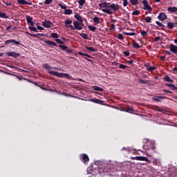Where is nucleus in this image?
<instances>
[{
	"label": "nucleus",
	"mask_w": 177,
	"mask_h": 177,
	"mask_svg": "<svg viewBox=\"0 0 177 177\" xmlns=\"http://www.w3.org/2000/svg\"><path fill=\"white\" fill-rule=\"evenodd\" d=\"M52 21H44L42 22L43 27L46 28H50L52 27Z\"/></svg>",
	"instance_id": "11"
},
{
	"label": "nucleus",
	"mask_w": 177,
	"mask_h": 177,
	"mask_svg": "<svg viewBox=\"0 0 177 177\" xmlns=\"http://www.w3.org/2000/svg\"><path fill=\"white\" fill-rule=\"evenodd\" d=\"M110 30H115V25L112 24L111 28H110Z\"/></svg>",
	"instance_id": "57"
},
{
	"label": "nucleus",
	"mask_w": 177,
	"mask_h": 177,
	"mask_svg": "<svg viewBox=\"0 0 177 177\" xmlns=\"http://www.w3.org/2000/svg\"><path fill=\"white\" fill-rule=\"evenodd\" d=\"M133 16H139L140 15V11L136 10L132 12Z\"/></svg>",
	"instance_id": "34"
},
{
	"label": "nucleus",
	"mask_w": 177,
	"mask_h": 177,
	"mask_svg": "<svg viewBox=\"0 0 177 177\" xmlns=\"http://www.w3.org/2000/svg\"><path fill=\"white\" fill-rule=\"evenodd\" d=\"M174 27H177V22L169 21L167 23V28H169V30H172V28H174Z\"/></svg>",
	"instance_id": "13"
},
{
	"label": "nucleus",
	"mask_w": 177,
	"mask_h": 177,
	"mask_svg": "<svg viewBox=\"0 0 177 177\" xmlns=\"http://www.w3.org/2000/svg\"><path fill=\"white\" fill-rule=\"evenodd\" d=\"M141 35H142V37H147V32H146V30H142L141 32Z\"/></svg>",
	"instance_id": "51"
},
{
	"label": "nucleus",
	"mask_w": 177,
	"mask_h": 177,
	"mask_svg": "<svg viewBox=\"0 0 177 177\" xmlns=\"http://www.w3.org/2000/svg\"><path fill=\"white\" fill-rule=\"evenodd\" d=\"M29 30H30V31H34L35 32H37V28H35L34 26H29Z\"/></svg>",
	"instance_id": "37"
},
{
	"label": "nucleus",
	"mask_w": 177,
	"mask_h": 177,
	"mask_svg": "<svg viewBox=\"0 0 177 177\" xmlns=\"http://www.w3.org/2000/svg\"><path fill=\"white\" fill-rule=\"evenodd\" d=\"M78 3L80 5L79 8L82 9V6H84V5H85V0H79Z\"/></svg>",
	"instance_id": "23"
},
{
	"label": "nucleus",
	"mask_w": 177,
	"mask_h": 177,
	"mask_svg": "<svg viewBox=\"0 0 177 177\" xmlns=\"http://www.w3.org/2000/svg\"><path fill=\"white\" fill-rule=\"evenodd\" d=\"M134 160H137L138 161H147V162H149V158L145 156H136Z\"/></svg>",
	"instance_id": "14"
},
{
	"label": "nucleus",
	"mask_w": 177,
	"mask_h": 177,
	"mask_svg": "<svg viewBox=\"0 0 177 177\" xmlns=\"http://www.w3.org/2000/svg\"><path fill=\"white\" fill-rule=\"evenodd\" d=\"M55 42H57V44H59V45L64 44V42L62 41L60 39H55Z\"/></svg>",
	"instance_id": "46"
},
{
	"label": "nucleus",
	"mask_w": 177,
	"mask_h": 177,
	"mask_svg": "<svg viewBox=\"0 0 177 177\" xmlns=\"http://www.w3.org/2000/svg\"><path fill=\"white\" fill-rule=\"evenodd\" d=\"M9 44H14V45H20V42L15 39H8L5 41V45H9Z\"/></svg>",
	"instance_id": "12"
},
{
	"label": "nucleus",
	"mask_w": 177,
	"mask_h": 177,
	"mask_svg": "<svg viewBox=\"0 0 177 177\" xmlns=\"http://www.w3.org/2000/svg\"><path fill=\"white\" fill-rule=\"evenodd\" d=\"M0 17H1L2 19H9V17L8 15H6V14H5L1 11H0Z\"/></svg>",
	"instance_id": "30"
},
{
	"label": "nucleus",
	"mask_w": 177,
	"mask_h": 177,
	"mask_svg": "<svg viewBox=\"0 0 177 177\" xmlns=\"http://www.w3.org/2000/svg\"><path fill=\"white\" fill-rule=\"evenodd\" d=\"M123 1V6H128V0H122Z\"/></svg>",
	"instance_id": "53"
},
{
	"label": "nucleus",
	"mask_w": 177,
	"mask_h": 177,
	"mask_svg": "<svg viewBox=\"0 0 177 177\" xmlns=\"http://www.w3.org/2000/svg\"><path fill=\"white\" fill-rule=\"evenodd\" d=\"M158 19L162 21L167 19V15H165L164 12H160L158 16Z\"/></svg>",
	"instance_id": "16"
},
{
	"label": "nucleus",
	"mask_w": 177,
	"mask_h": 177,
	"mask_svg": "<svg viewBox=\"0 0 177 177\" xmlns=\"http://www.w3.org/2000/svg\"><path fill=\"white\" fill-rule=\"evenodd\" d=\"M89 102H92L93 103H95L96 104H104V101L96 98L91 99Z\"/></svg>",
	"instance_id": "9"
},
{
	"label": "nucleus",
	"mask_w": 177,
	"mask_h": 177,
	"mask_svg": "<svg viewBox=\"0 0 177 177\" xmlns=\"http://www.w3.org/2000/svg\"><path fill=\"white\" fill-rule=\"evenodd\" d=\"M163 92H165V93H172V92L171 91H168V90H166V89H164L162 90Z\"/></svg>",
	"instance_id": "56"
},
{
	"label": "nucleus",
	"mask_w": 177,
	"mask_h": 177,
	"mask_svg": "<svg viewBox=\"0 0 177 177\" xmlns=\"http://www.w3.org/2000/svg\"><path fill=\"white\" fill-rule=\"evenodd\" d=\"M64 23L66 26H68V24H71V23H73V20H71V19H68L65 20Z\"/></svg>",
	"instance_id": "36"
},
{
	"label": "nucleus",
	"mask_w": 177,
	"mask_h": 177,
	"mask_svg": "<svg viewBox=\"0 0 177 177\" xmlns=\"http://www.w3.org/2000/svg\"><path fill=\"white\" fill-rule=\"evenodd\" d=\"M75 19H77V20H78L79 22H80V21H83V20H82V17H81L79 14H76V15H75Z\"/></svg>",
	"instance_id": "31"
},
{
	"label": "nucleus",
	"mask_w": 177,
	"mask_h": 177,
	"mask_svg": "<svg viewBox=\"0 0 177 177\" xmlns=\"http://www.w3.org/2000/svg\"><path fill=\"white\" fill-rule=\"evenodd\" d=\"M45 44H47V45H50L51 48H53V46H56L57 44L52 41L46 40L44 41Z\"/></svg>",
	"instance_id": "18"
},
{
	"label": "nucleus",
	"mask_w": 177,
	"mask_h": 177,
	"mask_svg": "<svg viewBox=\"0 0 177 177\" xmlns=\"http://www.w3.org/2000/svg\"><path fill=\"white\" fill-rule=\"evenodd\" d=\"M3 3H5L7 6H12V2L9 1H3Z\"/></svg>",
	"instance_id": "44"
},
{
	"label": "nucleus",
	"mask_w": 177,
	"mask_h": 177,
	"mask_svg": "<svg viewBox=\"0 0 177 177\" xmlns=\"http://www.w3.org/2000/svg\"><path fill=\"white\" fill-rule=\"evenodd\" d=\"M58 6H59V8H61V9H64V10H67V6L66 5L63 6V4L59 3Z\"/></svg>",
	"instance_id": "42"
},
{
	"label": "nucleus",
	"mask_w": 177,
	"mask_h": 177,
	"mask_svg": "<svg viewBox=\"0 0 177 177\" xmlns=\"http://www.w3.org/2000/svg\"><path fill=\"white\" fill-rule=\"evenodd\" d=\"M143 149L145 150H152V151H154V150H156V145H154L153 142H148L143 145Z\"/></svg>",
	"instance_id": "4"
},
{
	"label": "nucleus",
	"mask_w": 177,
	"mask_h": 177,
	"mask_svg": "<svg viewBox=\"0 0 177 177\" xmlns=\"http://www.w3.org/2000/svg\"><path fill=\"white\" fill-rule=\"evenodd\" d=\"M17 3L19 5H32V2H28L26 0H17Z\"/></svg>",
	"instance_id": "15"
},
{
	"label": "nucleus",
	"mask_w": 177,
	"mask_h": 177,
	"mask_svg": "<svg viewBox=\"0 0 177 177\" xmlns=\"http://www.w3.org/2000/svg\"><path fill=\"white\" fill-rule=\"evenodd\" d=\"M133 47L135 49H140V46L138 43H136V41L135 40H133Z\"/></svg>",
	"instance_id": "24"
},
{
	"label": "nucleus",
	"mask_w": 177,
	"mask_h": 177,
	"mask_svg": "<svg viewBox=\"0 0 177 177\" xmlns=\"http://www.w3.org/2000/svg\"><path fill=\"white\" fill-rule=\"evenodd\" d=\"M139 83L140 84H149V81L143 80L140 79V81H139Z\"/></svg>",
	"instance_id": "48"
},
{
	"label": "nucleus",
	"mask_w": 177,
	"mask_h": 177,
	"mask_svg": "<svg viewBox=\"0 0 177 177\" xmlns=\"http://www.w3.org/2000/svg\"><path fill=\"white\" fill-rule=\"evenodd\" d=\"M48 73L51 75H55V77H59V78H68V80H71V76L68 73H59L54 71H48Z\"/></svg>",
	"instance_id": "2"
},
{
	"label": "nucleus",
	"mask_w": 177,
	"mask_h": 177,
	"mask_svg": "<svg viewBox=\"0 0 177 177\" xmlns=\"http://www.w3.org/2000/svg\"><path fill=\"white\" fill-rule=\"evenodd\" d=\"M167 10L170 13H176L177 8L176 7H168Z\"/></svg>",
	"instance_id": "19"
},
{
	"label": "nucleus",
	"mask_w": 177,
	"mask_h": 177,
	"mask_svg": "<svg viewBox=\"0 0 177 177\" xmlns=\"http://www.w3.org/2000/svg\"><path fill=\"white\" fill-rule=\"evenodd\" d=\"M93 21L95 23V24H100V19L98 17H95L93 18Z\"/></svg>",
	"instance_id": "27"
},
{
	"label": "nucleus",
	"mask_w": 177,
	"mask_h": 177,
	"mask_svg": "<svg viewBox=\"0 0 177 177\" xmlns=\"http://www.w3.org/2000/svg\"><path fill=\"white\" fill-rule=\"evenodd\" d=\"M88 30H90V31H93V32H94V31H96V27H95L93 26L88 25Z\"/></svg>",
	"instance_id": "33"
},
{
	"label": "nucleus",
	"mask_w": 177,
	"mask_h": 177,
	"mask_svg": "<svg viewBox=\"0 0 177 177\" xmlns=\"http://www.w3.org/2000/svg\"><path fill=\"white\" fill-rule=\"evenodd\" d=\"M127 111V113H129L131 111H133V108H129Z\"/></svg>",
	"instance_id": "60"
},
{
	"label": "nucleus",
	"mask_w": 177,
	"mask_h": 177,
	"mask_svg": "<svg viewBox=\"0 0 177 177\" xmlns=\"http://www.w3.org/2000/svg\"><path fill=\"white\" fill-rule=\"evenodd\" d=\"M6 55H7V56H10L11 57H14V59H17V57H19V56H20V53H17L15 51H10L8 53H6Z\"/></svg>",
	"instance_id": "6"
},
{
	"label": "nucleus",
	"mask_w": 177,
	"mask_h": 177,
	"mask_svg": "<svg viewBox=\"0 0 177 177\" xmlns=\"http://www.w3.org/2000/svg\"><path fill=\"white\" fill-rule=\"evenodd\" d=\"M160 60H165V56H160Z\"/></svg>",
	"instance_id": "64"
},
{
	"label": "nucleus",
	"mask_w": 177,
	"mask_h": 177,
	"mask_svg": "<svg viewBox=\"0 0 177 177\" xmlns=\"http://www.w3.org/2000/svg\"><path fill=\"white\" fill-rule=\"evenodd\" d=\"M119 68H122V70H125V68H128V66L127 65L120 64Z\"/></svg>",
	"instance_id": "43"
},
{
	"label": "nucleus",
	"mask_w": 177,
	"mask_h": 177,
	"mask_svg": "<svg viewBox=\"0 0 177 177\" xmlns=\"http://www.w3.org/2000/svg\"><path fill=\"white\" fill-rule=\"evenodd\" d=\"M37 30H44V28H43L42 26H37Z\"/></svg>",
	"instance_id": "61"
},
{
	"label": "nucleus",
	"mask_w": 177,
	"mask_h": 177,
	"mask_svg": "<svg viewBox=\"0 0 177 177\" xmlns=\"http://www.w3.org/2000/svg\"><path fill=\"white\" fill-rule=\"evenodd\" d=\"M169 50L172 53H174V55H177V46L174 44H170L169 45Z\"/></svg>",
	"instance_id": "10"
},
{
	"label": "nucleus",
	"mask_w": 177,
	"mask_h": 177,
	"mask_svg": "<svg viewBox=\"0 0 177 177\" xmlns=\"http://www.w3.org/2000/svg\"><path fill=\"white\" fill-rule=\"evenodd\" d=\"M142 5L144 6V10H148L149 13H151V12H153V8H151V6H150V5H149V1L143 0Z\"/></svg>",
	"instance_id": "5"
},
{
	"label": "nucleus",
	"mask_w": 177,
	"mask_h": 177,
	"mask_svg": "<svg viewBox=\"0 0 177 177\" xmlns=\"http://www.w3.org/2000/svg\"><path fill=\"white\" fill-rule=\"evenodd\" d=\"M147 70L150 72L154 71V70H156V66H149Z\"/></svg>",
	"instance_id": "47"
},
{
	"label": "nucleus",
	"mask_w": 177,
	"mask_h": 177,
	"mask_svg": "<svg viewBox=\"0 0 177 177\" xmlns=\"http://www.w3.org/2000/svg\"><path fill=\"white\" fill-rule=\"evenodd\" d=\"M166 86H168L169 88H172V91H177V87L172 84H166Z\"/></svg>",
	"instance_id": "22"
},
{
	"label": "nucleus",
	"mask_w": 177,
	"mask_h": 177,
	"mask_svg": "<svg viewBox=\"0 0 177 177\" xmlns=\"http://www.w3.org/2000/svg\"><path fill=\"white\" fill-rule=\"evenodd\" d=\"M164 81H165L166 82H174L173 80H171V78L169 77V76H165L163 79Z\"/></svg>",
	"instance_id": "26"
},
{
	"label": "nucleus",
	"mask_w": 177,
	"mask_h": 177,
	"mask_svg": "<svg viewBox=\"0 0 177 177\" xmlns=\"http://www.w3.org/2000/svg\"><path fill=\"white\" fill-rule=\"evenodd\" d=\"M162 99H167L166 96H161V95H155L153 98L152 100H153L154 102H161V100H162Z\"/></svg>",
	"instance_id": "8"
},
{
	"label": "nucleus",
	"mask_w": 177,
	"mask_h": 177,
	"mask_svg": "<svg viewBox=\"0 0 177 177\" xmlns=\"http://www.w3.org/2000/svg\"><path fill=\"white\" fill-rule=\"evenodd\" d=\"M93 88L94 91H96L97 92H103V91H104L103 88H102L97 86H94Z\"/></svg>",
	"instance_id": "25"
},
{
	"label": "nucleus",
	"mask_w": 177,
	"mask_h": 177,
	"mask_svg": "<svg viewBox=\"0 0 177 177\" xmlns=\"http://www.w3.org/2000/svg\"><path fill=\"white\" fill-rule=\"evenodd\" d=\"M123 34L124 35H129V36H135L136 35V33L135 32H124Z\"/></svg>",
	"instance_id": "39"
},
{
	"label": "nucleus",
	"mask_w": 177,
	"mask_h": 177,
	"mask_svg": "<svg viewBox=\"0 0 177 177\" xmlns=\"http://www.w3.org/2000/svg\"><path fill=\"white\" fill-rule=\"evenodd\" d=\"M80 160H82L85 164V162H89V156L86 153H82L80 155Z\"/></svg>",
	"instance_id": "7"
},
{
	"label": "nucleus",
	"mask_w": 177,
	"mask_h": 177,
	"mask_svg": "<svg viewBox=\"0 0 177 177\" xmlns=\"http://www.w3.org/2000/svg\"><path fill=\"white\" fill-rule=\"evenodd\" d=\"M73 25H68L67 26V27L68 28H71V30H82V26H81V24H80V21H73Z\"/></svg>",
	"instance_id": "3"
},
{
	"label": "nucleus",
	"mask_w": 177,
	"mask_h": 177,
	"mask_svg": "<svg viewBox=\"0 0 177 177\" xmlns=\"http://www.w3.org/2000/svg\"><path fill=\"white\" fill-rule=\"evenodd\" d=\"M78 54L80 55V56H85V55H86L85 53H82V52H79Z\"/></svg>",
	"instance_id": "63"
},
{
	"label": "nucleus",
	"mask_w": 177,
	"mask_h": 177,
	"mask_svg": "<svg viewBox=\"0 0 177 177\" xmlns=\"http://www.w3.org/2000/svg\"><path fill=\"white\" fill-rule=\"evenodd\" d=\"M44 68H46L47 70H52V66H50L49 64H44Z\"/></svg>",
	"instance_id": "45"
},
{
	"label": "nucleus",
	"mask_w": 177,
	"mask_h": 177,
	"mask_svg": "<svg viewBox=\"0 0 177 177\" xmlns=\"http://www.w3.org/2000/svg\"><path fill=\"white\" fill-rule=\"evenodd\" d=\"M10 28H12L11 26H7L6 28V31H9V30H10Z\"/></svg>",
	"instance_id": "59"
},
{
	"label": "nucleus",
	"mask_w": 177,
	"mask_h": 177,
	"mask_svg": "<svg viewBox=\"0 0 177 177\" xmlns=\"http://www.w3.org/2000/svg\"><path fill=\"white\" fill-rule=\"evenodd\" d=\"M165 53H166V55H171V53L170 51H169V50L165 51Z\"/></svg>",
	"instance_id": "62"
},
{
	"label": "nucleus",
	"mask_w": 177,
	"mask_h": 177,
	"mask_svg": "<svg viewBox=\"0 0 177 177\" xmlns=\"http://www.w3.org/2000/svg\"><path fill=\"white\" fill-rule=\"evenodd\" d=\"M28 35H30V37H34L35 38H38V37H44V34L37 33V34H31L29 32H27Z\"/></svg>",
	"instance_id": "20"
},
{
	"label": "nucleus",
	"mask_w": 177,
	"mask_h": 177,
	"mask_svg": "<svg viewBox=\"0 0 177 177\" xmlns=\"http://www.w3.org/2000/svg\"><path fill=\"white\" fill-rule=\"evenodd\" d=\"M156 24H157V26H159V27H165V26H164V24H162L161 22L156 21Z\"/></svg>",
	"instance_id": "50"
},
{
	"label": "nucleus",
	"mask_w": 177,
	"mask_h": 177,
	"mask_svg": "<svg viewBox=\"0 0 177 177\" xmlns=\"http://www.w3.org/2000/svg\"><path fill=\"white\" fill-rule=\"evenodd\" d=\"M86 50H89L90 52H96V49H95L93 47L86 46Z\"/></svg>",
	"instance_id": "29"
},
{
	"label": "nucleus",
	"mask_w": 177,
	"mask_h": 177,
	"mask_svg": "<svg viewBox=\"0 0 177 177\" xmlns=\"http://www.w3.org/2000/svg\"><path fill=\"white\" fill-rule=\"evenodd\" d=\"M100 8H108L109 9H112L114 12H117V10H120V8L118 7V4L113 3L109 6L107 5V2H104L98 4Z\"/></svg>",
	"instance_id": "1"
},
{
	"label": "nucleus",
	"mask_w": 177,
	"mask_h": 177,
	"mask_svg": "<svg viewBox=\"0 0 177 177\" xmlns=\"http://www.w3.org/2000/svg\"><path fill=\"white\" fill-rule=\"evenodd\" d=\"M50 37H51V38H56V39H57V38H59V34H57V33H51Z\"/></svg>",
	"instance_id": "38"
},
{
	"label": "nucleus",
	"mask_w": 177,
	"mask_h": 177,
	"mask_svg": "<svg viewBox=\"0 0 177 177\" xmlns=\"http://www.w3.org/2000/svg\"><path fill=\"white\" fill-rule=\"evenodd\" d=\"M59 47L60 49H62V50H67V49H68V47L64 45H59Z\"/></svg>",
	"instance_id": "35"
},
{
	"label": "nucleus",
	"mask_w": 177,
	"mask_h": 177,
	"mask_svg": "<svg viewBox=\"0 0 177 177\" xmlns=\"http://www.w3.org/2000/svg\"><path fill=\"white\" fill-rule=\"evenodd\" d=\"M123 54L124 55V56H127V57H128V56H129V55H131V53H129V51H124V52L123 53Z\"/></svg>",
	"instance_id": "54"
},
{
	"label": "nucleus",
	"mask_w": 177,
	"mask_h": 177,
	"mask_svg": "<svg viewBox=\"0 0 177 177\" xmlns=\"http://www.w3.org/2000/svg\"><path fill=\"white\" fill-rule=\"evenodd\" d=\"M64 15H73V10H71V9L65 10Z\"/></svg>",
	"instance_id": "32"
},
{
	"label": "nucleus",
	"mask_w": 177,
	"mask_h": 177,
	"mask_svg": "<svg viewBox=\"0 0 177 177\" xmlns=\"http://www.w3.org/2000/svg\"><path fill=\"white\" fill-rule=\"evenodd\" d=\"M26 21L28 24H30V26H34V24H35L34 21H32V17L30 16L26 17Z\"/></svg>",
	"instance_id": "17"
},
{
	"label": "nucleus",
	"mask_w": 177,
	"mask_h": 177,
	"mask_svg": "<svg viewBox=\"0 0 177 177\" xmlns=\"http://www.w3.org/2000/svg\"><path fill=\"white\" fill-rule=\"evenodd\" d=\"M44 3L45 5H50V3H52V0H45Z\"/></svg>",
	"instance_id": "52"
},
{
	"label": "nucleus",
	"mask_w": 177,
	"mask_h": 177,
	"mask_svg": "<svg viewBox=\"0 0 177 177\" xmlns=\"http://www.w3.org/2000/svg\"><path fill=\"white\" fill-rule=\"evenodd\" d=\"M130 3L133 6L139 4V1L138 0H130Z\"/></svg>",
	"instance_id": "28"
},
{
	"label": "nucleus",
	"mask_w": 177,
	"mask_h": 177,
	"mask_svg": "<svg viewBox=\"0 0 177 177\" xmlns=\"http://www.w3.org/2000/svg\"><path fill=\"white\" fill-rule=\"evenodd\" d=\"M102 10L104 13H106V15H113V12L109 8H103Z\"/></svg>",
	"instance_id": "21"
},
{
	"label": "nucleus",
	"mask_w": 177,
	"mask_h": 177,
	"mask_svg": "<svg viewBox=\"0 0 177 177\" xmlns=\"http://www.w3.org/2000/svg\"><path fill=\"white\" fill-rule=\"evenodd\" d=\"M127 63H128V64H133V60L127 61Z\"/></svg>",
	"instance_id": "58"
},
{
	"label": "nucleus",
	"mask_w": 177,
	"mask_h": 177,
	"mask_svg": "<svg viewBox=\"0 0 177 177\" xmlns=\"http://www.w3.org/2000/svg\"><path fill=\"white\" fill-rule=\"evenodd\" d=\"M118 39H120V41H122V39H124V36L122 35V34L119 33V34L118 35Z\"/></svg>",
	"instance_id": "49"
},
{
	"label": "nucleus",
	"mask_w": 177,
	"mask_h": 177,
	"mask_svg": "<svg viewBox=\"0 0 177 177\" xmlns=\"http://www.w3.org/2000/svg\"><path fill=\"white\" fill-rule=\"evenodd\" d=\"M161 39V37L160 36L155 37L154 41L157 42V41H160Z\"/></svg>",
	"instance_id": "55"
},
{
	"label": "nucleus",
	"mask_w": 177,
	"mask_h": 177,
	"mask_svg": "<svg viewBox=\"0 0 177 177\" xmlns=\"http://www.w3.org/2000/svg\"><path fill=\"white\" fill-rule=\"evenodd\" d=\"M143 20H145L146 23H151V17H147Z\"/></svg>",
	"instance_id": "40"
},
{
	"label": "nucleus",
	"mask_w": 177,
	"mask_h": 177,
	"mask_svg": "<svg viewBox=\"0 0 177 177\" xmlns=\"http://www.w3.org/2000/svg\"><path fill=\"white\" fill-rule=\"evenodd\" d=\"M80 35L82 38H84V39H88V35L86 33H80Z\"/></svg>",
	"instance_id": "41"
}]
</instances>
